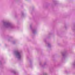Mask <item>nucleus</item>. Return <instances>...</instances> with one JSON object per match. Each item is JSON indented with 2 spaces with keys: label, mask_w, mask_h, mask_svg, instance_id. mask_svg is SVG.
<instances>
[{
  "label": "nucleus",
  "mask_w": 75,
  "mask_h": 75,
  "mask_svg": "<svg viewBox=\"0 0 75 75\" xmlns=\"http://www.w3.org/2000/svg\"><path fill=\"white\" fill-rule=\"evenodd\" d=\"M51 33H50L49 34V35H51Z\"/></svg>",
  "instance_id": "15"
},
{
  "label": "nucleus",
  "mask_w": 75,
  "mask_h": 75,
  "mask_svg": "<svg viewBox=\"0 0 75 75\" xmlns=\"http://www.w3.org/2000/svg\"><path fill=\"white\" fill-rule=\"evenodd\" d=\"M1 61H0V65H1Z\"/></svg>",
  "instance_id": "14"
},
{
  "label": "nucleus",
  "mask_w": 75,
  "mask_h": 75,
  "mask_svg": "<svg viewBox=\"0 0 75 75\" xmlns=\"http://www.w3.org/2000/svg\"><path fill=\"white\" fill-rule=\"evenodd\" d=\"M72 65L73 67L75 68V61H74L73 63L72 64Z\"/></svg>",
  "instance_id": "8"
},
{
  "label": "nucleus",
  "mask_w": 75,
  "mask_h": 75,
  "mask_svg": "<svg viewBox=\"0 0 75 75\" xmlns=\"http://www.w3.org/2000/svg\"><path fill=\"white\" fill-rule=\"evenodd\" d=\"M65 73H66L67 74V73H68V71H65Z\"/></svg>",
  "instance_id": "13"
},
{
  "label": "nucleus",
  "mask_w": 75,
  "mask_h": 75,
  "mask_svg": "<svg viewBox=\"0 0 75 75\" xmlns=\"http://www.w3.org/2000/svg\"><path fill=\"white\" fill-rule=\"evenodd\" d=\"M14 54L16 58L18 59H20L21 57V52L19 50H16L14 52Z\"/></svg>",
  "instance_id": "2"
},
{
  "label": "nucleus",
  "mask_w": 75,
  "mask_h": 75,
  "mask_svg": "<svg viewBox=\"0 0 75 75\" xmlns=\"http://www.w3.org/2000/svg\"><path fill=\"white\" fill-rule=\"evenodd\" d=\"M64 27L65 28H67V25H64Z\"/></svg>",
  "instance_id": "12"
},
{
  "label": "nucleus",
  "mask_w": 75,
  "mask_h": 75,
  "mask_svg": "<svg viewBox=\"0 0 75 75\" xmlns=\"http://www.w3.org/2000/svg\"><path fill=\"white\" fill-rule=\"evenodd\" d=\"M21 14L22 16H24V14H23V12H21Z\"/></svg>",
  "instance_id": "9"
},
{
  "label": "nucleus",
  "mask_w": 75,
  "mask_h": 75,
  "mask_svg": "<svg viewBox=\"0 0 75 75\" xmlns=\"http://www.w3.org/2000/svg\"><path fill=\"white\" fill-rule=\"evenodd\" d=\"M32 26L33 25L32 24H31L30 25V29L32 30L33 34H34L36 33V30L35 29L33 28Z\"/></svg>",
  "instance_id": "4"
},
{
  "label": "nucleus",
  "mask_w": 75,
  "mask_h": 75,
  "mask_svg": "<svg viewBox=\"0 0 75 75\" xmlns=\"http://www.w3.org/2000/svg\"><path fill=\"white\" fill-rule=\"evenodd\" d=\"M44 41L45 42L46 44H47L48 47L49 48H51V44H50L49 43H48L47 42V41H46V39H45L44 40Z\"/></svg>",
  "instance_id": "5"
},
{
  "label": "nucleus",
  "mask_w": 75,
  "mask_h": 75,
  "mask_svg": "<svg viewBox=\"0 0 75 75\" xmlns=\"http://www.w3.org/2000/svg\"><path fill=\"white\" fill-rule=\"evenodd\" d=\"M3 25L4 27L7 28L13 29L15 28L14 26L11 23L4 22H3Z\"/></svg>",
  "instance_id": "1"
},
{
  "label": "nucleus",
  "mask_w": 75,
  "mask_h": 75,
  "mask_svg": "<svg viewBox=\"0 0 75 75\" xmlns=\"http://www.w3.org/2000/svg\"><path fill=\"white\" fill-rule=\"evenodd\" d=\"M53 1L54 3H57V1H55V0H54Z\"/></svg>",
  "instance_id": "10"
},
{
  "label": "nucleus",
  "mask_w": 75,
  "mask_h": 75,
  "mask_svg": "<svg viewBox=\"0 0 75 75\" xmlns=\"http://www.w3.org/2000/svg\"><path fill=\"white\" fill-rule=\"evenodd\" d=\"M62 59H64L67 57V52H62Z\"/></svg>",
  "instance_id": "3"
},
{
  "label": "nucleus",
  "mask_w": 75,
  "mask_h": 75,
  "mask_svg": "<svg viewBox=\"0 0 75 75\" xmlns=\"http://www.w3.org/2000/svg\"><path fill=\"white\" fill-rule=\"evenodd\" d=\"M13 44H16V42L15 41L13 42Z\"/></svg>",
  "instance_id": "11"
},
{
  "label": "nucleus",
  "mask_w": 75,
  "mask_h": 75,
  "mask_svg": "<svg viewBox=\"0 0 75 75\" xmlns=\"http://www.w3.org/2000/svg\"><path fill=\"white\" fill-rule=\"evenodd\" d=\"M11 72L13 73L15 75H18V73L16 72V71L14 70H12Z\"/></svg>",
  "instance_id": "6"
},
{
  "label": "nucleus",
  "mask_w": 75,
  "mask_h": 75,
  "mask_svg": "<svg viewBox=\"0 0 75 75\" xmlns=\"http://www.w3.org/2000/svg\"><path fill=\"white\" fill-rule=\"evenodd\" d=\"M46 64H47V63H46V62H45L44 63L43 65H42V64H41V62H40V65L42 67H44L45 65Z\"/></svg>",
  "instance_id": "7"
}]
</instances>
